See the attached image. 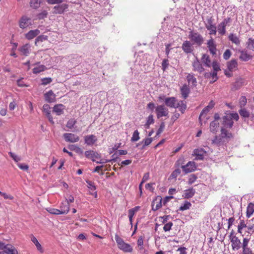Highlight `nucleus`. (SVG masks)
Masks as SVG:
<instances>
[{
	"label": "nucleus",
	"mask_w": 254,
	"mask_h": 254,
	"mask_svg": "<svg viewBox=\"0 0 254 254\" xmlns=\"http://www.w3.org/2000/svg\"><path fill=\"white\" fill-rule=\"evenodd\" d=\"M16 249L13 246L11 245H7L5 248L3 249V252L7 254H10L12 252H13V250H15Z\"/></svg>",
	"instance_id": "nucleus-48"
},
{
	"label": "nucleus",
	"mask_w": 254,
	"mask_h": 254,
	"mask_svg": "<svg viewBox=\"0 0 254 254\" xmlns=\"http://www.w3.org/2000/svg\"><path fill=\"white\" fill-rule=\"evenodd\" d=\"M181 168L185 174H188L195 171L197 169V165L194 161H189L186 165H182Z\"/></svg>",
	"instance_id": "nucleus-5"
},
{
	"label": "nucleus",
	"mask_w": 254,
	"mask_h": 254,
	"mask_svg": "<svg viewBox=\"0 0 254 254\" xmlns=\"http://www.w3.org/2000/svg\"><path fill=\"white\" fill-rule=\"evenodd\" d=\"M254 212V203L251 202L249 203L247 207L246 216L250 218Z\"/></svg>",
	"instance_id": "nucleus-33"
},
{
	"label": "nucleus",
	"mask_w": 254,
	"mask_h": 254,
	"mask_svg": "<svg viewBox=\"0 0 254 254\" xmlns=\"http://www.w3.org/2000/svg\"><path fill=\"white\" fill-rule=\"evenodd\" d=\"M197 179V176L195 174H191L189 176L188 183L190 185L192 184Z\"/></svg>",
	"instance_id": "nucleus-54"
},
{
	"label": "nucleus",
	"mask_w": 254,
	"mask_h": 254,
	"mask_svg": "<svg viewBox=\"0 0 254 254\" xmlns=\"http://www.w3.org/2000/svg\"><path fill=\"white\" fill-rule=\"evenodd\" d=\"M169 65L168 60L167 59H163L161 64V67L163 71H165L168 68Z\"/></svg>",
	"instance_id": "nucleus-50"
},
{
	"label": "nucleus",
	"mask_w": 254,
	"mask_h": 254,
	"mask_svg": "<svg viewBox=\"0 0 254 254\" xmlns=\"http://www.w3.org/2000/svg\"><path fill=\"white\" fill-rule=\"evenodd\" d=\"M221 134L219 136H215L212 140V143L216 144L218 146L221 145H226L231 138H233V134L229 132L224 127H221Z\"/></svg>",
	"instance_id": "nucleus-1"
},
{
	"label": "nucleus",
	"mask_w": 254,
	"mask_h": 254,
	"mask_svg": "<svg viewBox=\"0 0 254 254\" xmlns=\"http://www.w3.org/2000/svg\"><path fill=\"white\" fill-rule=\"evenodd\" d=\"M214 20V19L212 16H207L206 18V22H205V26L206 28H207V27H209L215 26V24L213 23Z\"/></svg>",
	"instance_id": "nucleus-39"
},
{
	"label": "nucleus",
	"mask_w": 254,
	"mask_h": 254,
	"mask_svg": "<svg viewBox=\"0 0 254 254\" xmlns=\"http://www.w3.org/2000/svg\"><path fill=\"white\" fill-rule=\"evenodd\" d=\"M195 159L197 160H203L204 159V155L206 153V151L203 148L195 149L193 152Z\"/></svg>",
	"instance_id": "nucleus-16"
},
{
	"label": "nucleus",
	"mask_w": 254,
	"mask_h": 254,
	"mask_svg": "<svg viewBox=\"0 0 254 254\" xmlns=\"http://www.w3.org/2000/svg\"><path fill=\"white\" fill-rule=\"evenodd\" d=\"M240 223L238 225V232L240 233L242 236H244V235L242 234V230L244 228H245L247 227L248 223H246L244 219H241V217H239Z\"/></svg>",
	"instance_id": "nucleus-26"
},
{
	"label": "nucleus",
	"mask_w": 254,
	"mask_h": 254,
	"mask_svg": "<svg viewBox=\"0 0 254 254\" xmlns=\"http://www.w3.org/2000/svg\"><path fill=\"white\" fill-rule=\"evenodd\" d=\"M60 210L61 212H64V214H67L69 210V205L68 201H64L62 203L60 206Z\"/></svg>",
	"instance_id": "nucleus-36"
},
{
	"label": "nucleus",
	"mask_w": 254,
	"mask_h": 254,
	"mask_svg": "<svg viewBox=\"0 0 254 254\" xmlns=\"http://www.w3.org/2000/svg\"><path fill=\"white\" fill-rule=\"evenodd\" d=\"M115 239L117 243L119 249L126 253H130L132 251V248L127 243H126L124 240L120 237L118 234H116Z\"/></svg>",
	"instance_id": "nucleus-3"
},
{
	"label": "nucleus",
	"mask_w": 254,
	"mask_h": 254,
	"mask_svg": "<svg viewBox=\"0 0 254 254\" xmlns=\"http://www.w3.org/2000/svg\"><path fill=\"white\" fill-rule=\"evenodd\" d=\"M153 141V139L151 137H148L144 139L141 142L136 144V147H138L140 144L143 143L141 149H143L146 146L149 145Z\"/></svg>",
	"instance_id": "nucleus-38"
},
{
	"label": "nucleus",
	"mask_w": 254,
	"mask_h": 254,
	"mask_svg": "<svg viewBox=\"0 0 254 254\" xmlns=\"http://www.w3.org/2000/svg\"><path fill=\"white\" fill-rule=\"evenodd\" d=\"M247 103V99L245 96H242L240 99L239 101L240 106L241 108L244 107V106L246 105Z\"/></svg>",
	"instance_id": "nucleus-55"
},
{
	"label": "nucleus",
	"mask_w": 254,
	"mask_h": 254,
	"mask_svg": "<svg viewBox=\"0 0 254 254\" xmlns=\"http://www.w3.org/2000/svg\"><path fill=\"white\" fill-rule=\"evenodd\" d=\"M232 22V19L231 17H227L225 18L221 22V23L223 25H225V26H230V23Z\"/></svg>",
	"instance_id": "nucleus-64"
},
{
	"label": "nucleus",
	"mask_w": 254,
	"mask_h": 254,
	"mask_svg": "<svg viewBox=\"0 0 254 254\" xmlns=\"http://www.w3.org/2000/svg\"><path fill=\"white\" fill-rule=\"evenodd\" d=\"M42 85H46L52 82V78L51 77H45L41 79Z\"/></svg>",
	"instance_id": "nucleus-60"
},
{
	"label": "nucleus",
	"mask_w": 254,
	"mask_h": 254,
	"mask_svg": "<svg viewBox=\"0 0 254 254\" xmlns=\"http://www.w3.org/2000/svg\"><path fill=\"white\" fill-rule=\"evenodd\" d=\"M164 224L165 225L163 227V230L165 232L169 231L171 229L173 225V223L172 222H169Z\"/></svg>",
	"instance_id": "nucleus-58"
},
{
	"label": "nucleus",
	"mask_w": 254,
	"mask_h": 254,
	"mask_svg": "<svg viewBox=\"0 0 254 254\" xmlns=\"http://www.w3.org/2000/svg\"><path fill=\"white\" fill-rule=\"evenodd\" d=\"M181 93L184 99H187L190 93V89L188 86L185 84H184L180 89Z\"/></svg>",
	"instance_id": "nucleus-24"
},
{
	"label": "nucleus",
	"mask_w": 254,
	"mask_h": 254,
	"mask_svg": "<svg viewBox=\"0 0 254 254\" xmlns=\"http://www.w3.org/2000/svg\"><path fill=\"white\" fill-rule=\"evenodd\" d=\"M45 101L48 103H53L56 101V95L52 90L44 94Z\"/></svg>",
	"instance_id": "nucleus-18"
},
{
	"label": "nucleus",
	"mask_w": 254,
	"mask_h": 254,
	"mask_svg": "<svg viewBox=\"0 0 254 254\" xmlns=\"http://www.w3.org/2000/svg\"><path fill=\"white\" fill-rule=\"evenodd\" d=\"M222 120L223 122L222 124L223 126L222 127H224L226 129L227 128H232L234 125V122L231 120V117H229L227 113H226L225 116L222 117Z\"/></svg>",
	"instance_id": "nucleus-11"
},
{
	"label": "nucleus",
	"mask_w": 254,
	"mask_h": 254,
	"mask_svg": "<svg viewBox=\"0 0 254 254\" xmlns=\"http://www.w3.org/2000/svg\"><path fill=\"white\" fill-rule=\"evenodd\" d=\"M155 112L158 119L162 117H168L169 114L168 109L164 105H160L156 107Z\"/></svg>",
	"instance_id": "nucleus-4"
},
{
	"label": "nucleus",
	"mask_w": 254,
	"mask_h": 254,
	"mask_svg": "<svg viewBox=\"0 0 254 254\" xmlns=\"http://www.w3.org/2000/svg\"><path fill=\"white\" fill-rule=\"evenodd\" d=\"M230 241L232 243L231 246L233 250H238L240 249L241 242L237 237H233Z\"/></svg>",
	"instance_id": "nucleus-21"
},
{
	"label": "nucleus",
	"mask_w": 254,
	"mask_h": 254,
	"mask_svg": "<svg viewBox=\"0 0 254 254\" xmlns=\"http://www.w3.org/2000/svg\"><path fill=\"white\" fill-rule=\"evenodd\" d=\"M232 55V53L229 49H227L223 54V59L228 60L230 59Z\"/></svg>",
	"instance_id": "nucleus-57"
},
{
	"label": "nucleus",
	"mask_w": 254,
	"mask_h": 254,
	"mask_svg": "<svg viewBox=\"0 0 254 254\" xmlns=\"http://www.w3.org/2000/svg\"><path fill=\"white\" fill-rule=\"evenodd\" d=\"M97 140V138L94 134L88 135L84 136L85 143L89 146H92Z\"/></svg>",
	"instance_id": "nucleus-17"
},
{
	"label": "nucleus",
	"mask_w": 254,
	"mask_h": 254,
	"mask_svg": "<svg viewBox=\"0 0 254 254\" xmlns=\"http://www.w3.org/2000/svg\"><path fill=\"white\" fill-rule=\"evenodd\" d=\"M162 199L160 196H156L152 201L151 204L152 210L154 211L158 210L162 207Z\"/></svg>",
	"instance_id": "nucleus-13"
},
{
	"label": "nucleus",
	"mask_w": 254,
	"mask_h": 254,
	"mask_svg": "<svg viewBox=\"0 0 254 254\" xmlns=\"http://www.w3.org/2000/svg\"><path fill=\"white\" fill-rule=\"evenodd\" d=\"M47 211L50 214H55V215H59V214H64V212H61L60 209L54 208H49L47 209Z\"/></svg>",
	"instance_id": "nucleus-41"
},
{
	"label": "nucleus",
	"mask_w": 254,
	"mask_h": 254,
	"mask_svg": "<svg viewBox=\"0 0 254 254\" xmlns=\"http://www.w3.org/2000/svg\"><path fill=\"white\" fill-rule=\"evenodd\" d=\"M187 79L189 83H191L192 86L195 87L197 85V80L192 74L189 73L187 76Z\"/></svg>",
	"instance_id": "nucleus-37"
},
{
	"label": "nucleus",
	"mask_w": 254,
	"mask_h": 254,
	"mask_svg": "<svg viewBox=\"0 0 254 254\" xmlns=\"http://www.w3.org/2000/svg\"><path fill=\"white\" fill-rule=\"evenodd\" d=\"M244 80L242 78H239L233 83L232 90H237L239 89L243 85Z\"/></svg>",
	"instance_id": "nucleus-30"
},
{
	"label": "nucleus",
	"mask_w": 254,
	"mask_h": 254,
	"mask_svg": "<svg viewBox=\"0 0 254 254\" xmlns=\"http://www.w3.org/2000/svg\"><path fill=\"white\" fill-rule=\"evenodd\" d=\"M68 7V5L65 3L58 4L53 8V13L54 14H62L64 12L66 11Z\"/></svg>",
	"instance_id": "nucleus-12"
},
{
	"label": "nucleus",
	"mask_w": 254,
	"mask_h": 254,
	"mask_svg": "<svg viewBox=\"0 0 254 254\" xmlns=\"http://www.w3.org/2000/svg\"><path fill=\"white\" fill-rule=\"evenodd\" d=\"M40 30L37 29L30 30L28 33L25 34V37L28 40H32L35 37H37L40 34Z\"/></svg>",
	"instance_id": "nucleus-20"
},
{
	"label": "nucleus",
	"mask_w": 254,
	"mask_h": 254,
	"mask_svg": "<svg viewBox=\"0 0 254 254\" xmlns=\"http://www.w3.org/2000/svg\"><path fill=\"white\" fill-rule=\"evenodd\" d=\"M192 43L190 41L186 40L182 45V49L186 54H191L193 51Z\"/></svg>",
	"instance_id": "nucleus-6"
},
{
	"label": "nucleus",
	"mask_w": 254,
	"mask_h": 254,
	"mask_svg": "<svg viewBox=\"0 0 254 254\" xmlns=\"http://www.w3.org/2000/svg\"><path fill=\"white\" fill-rule=\"evenodd\" d=\"M85 155L86 158L91 159L93 162H96L95 158L99 159L101 156L97 152L93 150H88L85 152Z\"/></svg>",
	"instance_id": "nucleus-14"
},
{
	"label": "nucleus",
	"mask_w": 254,
	"mask_h": 254,
	"mask_svg": "<svg viewBox=\"0 0 254 254\" xmlns=\"http://www.w3.org/2000/svg\"><path fill=\"white\" fill-rule=\"evenodd\" d=\"M48 39V36L44 35H41L38 36L35 40V44L37 45L38 43L42 42L44 41L47 40Z\"/></svg>",
	"instance_id": "nucleus-47"
},
{
	"label": "nucleus",
	"mask_w": 254,
	"mask_h": 254,
	"mask_svg": "<svg viewBox=\"0 0 254 254\" xmlns=\"http://www.w3.org/2000/svg\"><path fill=\"white\" fill-rule=\"evenodd\" d=\"M65 106L62 104H56L53 107V112H55L57 115L60 116L64 112Z\"/></svg>",
	"instance_id": "nucleus-22"
},
{
	"label": "nucleus",
	"mask_w": 254,
	"mask_h": 254,
	"mask_svg": "<svg viewBox=\"0 0 254 254\" xmlns=\"http://www.w3.org/2000/svg\"><path fill=\"white\" fill-rule=\"evenodd\" d=\"M30 238H31V241L35 244V245L36 246L37 250L41 253H43L44 252V251H43V250L42 249L41 245L39 243V242L37 240V238L32 234L31 235Z\"/></svg>",
	"instance_id": "nucleus-28"
},
{
	"label": "nucleus",
	"mask_w": 254,
	"mask_h": 254,
	"mask_svg": "<svg viewBox=\"0 0 254 254\" xmlns=\"http://www.w3.org/2000/svg\"><path fill=\"white\" fill-rule=\"evenodd\" d=\"M86 183L87 184V187L91 190H95L96 189V187L93 182H92L91 181L89 180H86Z\"/></svg>",
	"instance_id": "nucleus-56"
},
{
	"label": "nucleus",
	"mask_w": 254,
	"mask_h": 254,
	"mask_svg": "<svg viewBox=\"0 0 254 254\" xmlns=\"http://www.w3.org/2000/svg\"><path fill=\"white\" fill-rule=\"evenodd\" d=\"M40 2L39 0H31L30 5L33 8H37L39 7Z\"/></svg>",
	"instance_id": "nucleus-53"
},
{
	"label": "nucleus",
	"mask_w": 254,
	"mask_h": 254,
	"mask_svg": "<svg viewBox=\"0 0 254 254\" xmlns=\"http://www.w3.org/2000/svg\"><path fill=\"white\" fill-rule=\"evenodd\" d=\"M191 206V204L188 201H185L183 205L181 206L179 209L180 211H184L186 210L189 209Z\"/></svg>",
	"instance_id": "nucleus-44"
},
{
	"label": "nucleus",
	"mask_w": 254,
	"mask_h": 254,
	"mask_svg": "<svg viewBox=\"0 0 254 254\" xmlns=\"http://www.w3.org/2000/svg\"><path fill=\"white\" fill-rule=\"evenodd\" d=\"M188 37L192 44L198 47L201 46L204 41L203 36L196 31L190 30L189 32Z\"/></svg>",
	"instance_id": "nucleus-2"
},
{
	"label": "nucleus",
	"mask_w": 254,
	"mask_h": 254,
	"mask_svg": "<svg viewBox=\"0 0 254 254\" xmlns=\"http://www.w3.org/2000/svg\"><path fill=\"white\" fill-rule=\"evenodd\" d=\"M229 40L237 45L240 44V40L236 34L231 33L228 36Z\"/></svg>",
	"instance_id": "nucleus-34"
},
{
	"label": "nucleus",
	"mask_w": 254,
	"mask_h": 254,
	"mask_svg": "<svg viewBox=\"0 0 254 254\" xmlns=\"http://www.w3.org/2000/svg\"><path fill=\"white\" fill-rule=\"evenodd\" d=\"M31 20L26 15L22 16L19 21V26L20 28L24 29L31 25Z\"/></svg>",
	"instance_id": "nucleus-9"
},
{
	"label": "nucleus",
	"mask_w": 254,
	"mask_h": 254,
	"mask_svg": "<svg viewBox=\"0 0 254 254\" xmlns=\"http://www.w3.org/2000/svg\"><path fill=\"white\" fill-rule=\"evenodd\" d=\"M46 67L44 65H38L33 69V72L34 74H38L42 71H44L46 69Z\"/></svg>",
	"instance_id": "nucleus-40"
},
{
	"label": "nucleus",
	"mask_w": 254,
	"mask_h": 254,
	"mask_svg": "<svg viewBox=\"0 0 254 254\" xmlns=\"http://www.w3.org/2000/svg\"><path fill=\"white\" fill-rule=\"evenodd\" d=\"M77 121L76 120L74 119H70L67 122L66 127L71 129L74 127Z\"/></svg>",
	"instance_id": "nucleus-43"
},
{
	"label": "nucleus",
	"mask_w": 254,
	"mask_h": 254,
	"mask_svg": "<svg viewBox=\"0 0 254 254\" xmlns=\"http://www.w3.org/2000/svg\"><path fill=\"white\" fill-rule=\"evenodd\" d=\"M159 98L160 100L164 99V103L167 107L175 108L176 106V103L177 102V99L176 97H170L165 98V97L163 96V98H162L161 96H160Z\"/></svg>",
	"instance_id": "nucleus-7"
},
{
	"label": "nucleus",
	"mask_w": 254,
	"mask_h": 254,
	"mask_svg": "<svg viewBox=\"0 0 254 254\" xmlns=\"http://www.w3.org/2000/svg\"><path fill=\"white\" fill-rule=\"evenodd\" d=\"M239 113L243 118H249L250 117V113L245 108H242L239 111Z\"/></svg>",
	"instance_id": "nucleus-46"
},
{
	"label": "nucleus",
	"mask_w": 254,
	"mask_h": 254,
	"mask_svg": "<svg viewBox=\"0 0 254 254\" xmlns=\"http://www.w3.org/2000/svg\"><path fill=\"white\" fill-rule=\"evenodd\" d=\"M135 214V212L132 209H129L128 210V218L129 223L131 227H132V221H133V217Z\"/></svg>",
	"instance_id": "nucleus-61"
},
{
	"label": "nucleus",
	"mask_w": 254,
	"mask_h": 254,
	"mask_svg": "<svg viewBox=\"0 0 254 254\" xmlns=\"http://www.w3.org/2000/svg\"><path fill=\"white\" fill-rule=\"evenodd\" d=\"M238 52L240 53L239 59L242 62H248L253 59V56L248 53L246 49L239 50Z\"/></svg>",
	"instance_id": "nucleus-10"
},
{
	"label": "nucleus",
	"mask_w": 254,
	"mask_h": 254,
	"mask_svg": "<svg viewBox=\"0 0 254 254\" xmlns=\"http://www.w3.org/2000/svg\"><path fill=\"white\" fill-rule=\"evenodd\" d=\"M211 65L214 71L218 72L220 70V65L216 61H213Z\"/></svg>",
	"instance_id": "nucleus-59"
},
{
	"label": "nucleus",
	"mask_w": 254,
	"mask_h": 254,
	"mask_svg": "<svg viewBox=\"0 0 254 254\" xmlns=\"http://www.w3.org/2000/svg\"><path fill=\"white\" fill-rule=\"evenodd\" d=\"M215 104L214 101L211 100L209 102L208 105L204 108V109L201 111L199 115V119L200 120L201 116H202L203 115L207 114L209 112L210 109H212L214 107Z\"/></svg>",
	"instance_id": "nucleus-23"
},
{
	"label": "nucleus",
	"mask_w": 254,
	"mask_h": 254,
	"mask_svg": "<svg viewBox=\"0 0 254 254\" xmlns=\"http://www.w3.org/2000/svg\"><path fill=\"white\" fill-rule=\"evenodd\" d=\"M64 139L66 142L74 143L79 140V137L71 133H64L63 134Z\"/></svg>",
	"instance_id": "nucleus-8"
},
{
	"label": "nucleus",
	"mask_w": 254,
	"mask_h": 254,
	"mask_svg": "<svg viewBox=\"0 0 254 254\" xmlns=\"http://www.w3.org/2000/svg\"><path fill=\"white\" fill-rule=\"evenodd\" d=\"M181 170L179 168L176 169L171 174L170 179H176V178L181 174Z\"/></svg>",
	"instance_id": "nucleus-49"
},
{
	"label": "nucleus",
	"mask_w": 254,
	"mask_h": 254,
	"mask_svg": "<svg viewBox=\"0 0 254 254\" xmlns=\"http://www.w3.org/2000/svg\"><path fill=\"white\" fill-rule=\"evenodd\" d=\"M139 133L137 130H135L134 131L132 137L131 138V141L132 142H135L138 140L140 138L139 136Z\"/></svg>",
	"instance_id": "nucleus-52"
},
{
	"label": "nucleus",
	"mask_w": 254,
	"mask_h": 254,
	"mask_svg": "<svg viewBox=\"0 0 254 254\" xmlns=\"http://www.w3.org/2000/svg\"><path fill=\"white\" fill-rule=\"evenodd\" d=\"M207 47L208 48L209 51L212 55H215L216 54V45L215 44L213 39L211 38L208 41Z\"/></svg>",
	"instance_id": "nucleus-19"
},
{
	"label": "nucleus",
	"mask_w": 254,
	"mask_h": 254,
	"mask_svg": "<svg viewBox=\"0 0 254 254\" xmlns=\"http://www.w3.org/2000/svg\"><path fill=\"white\" fill-rule=\"evenodd\" d=\"M195 193V190L192 188L184 190L183 197L186 199H189L192 197Z\"/></svg>",
	"instance_id": "nucleus-25"
},
{
	"label": "nucleus",
	"mask_w": 254,
	"mask_h": 254,
	"mask_svg": "<svg viewBox=\"0 0 254 254\" xmlns=\"http://www.w3.org/2000/svg\"><path fill=\"white\" fill-rule=\"evenodd\" d=\"M192 66L193 71H197L200 73L204 70V68L197 58H196L195 60L192 62Z\"/></svg>",
	"instance_id": "nucleus-15"
},
{
	"label": "nucleus",
	"mask_w": 254,
	"mask_h": 254,
	"mask_svg": "<svg viewBox=\"0 0 254 254\" xmlns=\"http://www.w3.org/2000/svg\"><path fill=\"white\" fill-rule=\"evenodd\" d=\"M30 46L29 44H25L19 49V51L22 55L27 56L30 53Z\"/></svg>",
	"instance_id": "nucleus-31"
},
{
	"label": "nucleus",
	"mask_w": 254,
	"mask_h": 254,
	"mask_svg": "<svg viewBox=\"0 0 254 254\" xmlns=\"http://www.w3.org/2000/svg\"><path fill=\"white\" fill-rule=\"evenodd\" d=\"M207 30L209 31V34L210 35H215L216 33V27L215 26H211L209 27H207Z\"/></svg>",
	"instance_id": "nucleus-63"
},
{
	"label": "nucleus",
	"mask_w": 254,
	"mask_h": 254,
	"mask_svg": "<svg viewBox=\"0 0 254 254\" xmlns=\"http://www.w3.org/2000/svg\"><path fill=\"white\" fill-rule=\"evenodd\" d=\"M48 12L46 10H43L41 13L37 15V19L39 20L44 19L47 17Z\"/></svg>",
	"instance_id": "nucleus-51"
},
{
	"label": "nucleus",
	"mask_w": 254,
	"mask_h": 254,
	"mask_svg": "<svg viewBox=\"0 0 254 254\" xmlns=\"http://www.w3.org/2000/svg\"><path fill=\"white\" fill-rule=\"evenodd\" d=\"M227 68L230 71H232L234 69L237 68L238 62L237 60L232 59L227 63Z\"/></svg>",
	"instance_id": "nucleus-27"
},
{
	"label": "nucleus",
	"mask_w": 254,
	"mask_h": 254,
	"mask_svg": "<svg viewBox=\"0 0 254 254\" xmlns=\"http://www.w3.org/2000/svg\"><path fill=\"white\" fill-rule=\"evenodd\" d=\"M219 127V123L218 122L215 121L211 122L209 127L210 131L214 133H216Z\"/></svg>",
	"instance_id": "nucleus-32"
},
{
	"label": "nucleus",
	"mask_w": 254,
	"mask_h": 254,
	"mask_svg": "<svg viewBox=\"0 0 254 254\" xmlns=\"http://www.w3.org/2000/svg\"><path fill=\"white\" fill-rule=\"evenodd\" d=\"M217 30L219 34L220 35H224L226 33V26L221 23L217 26Z\"/></svg>",
	"instance_id": "nucleus-45"
},
{
	"label": "nucleus",
	"mask_w": 254,
	"mask_h": 254,
	"mask_svg": "<svg viewBox=\"0 0 254 254\" xmlns=\"http://www.w3.org/2000/svg\"><path fill=\"white\" fill-rule=\"evenodd\" d=\"M202 62L207 67H210L211 65V62L209 56L207 54H203L201 58Z\"/></svg>",
	"instance_id": "nucleus-35"
},
{
	"label": "nucleus",
	"mask_w": 254,
	"mask_h": 254,
	"mask_svg": "<svg viewBox=\"0 0 254 254\" xmlns=\"http://www.w3.org/2000/svg\"><path fill=\"white\" fill-rule=\"evenodd\" d=\"M247 47L248 49L254 52V39L253 38H249L246 43Z\"/></svg>",
	"instance_id": "nucleus-42"
},
{
	"label": "nucleus",
	"mask_w": 254,
	"mask_h": 254,
	"mask_svg": "<svg viewBox=\"0 0 254 254\" xmlns=\"http://www.w3.org/2000/svg\"><path fill=\"white\" fill-rule=\"evenodd\" d=\"M175 108H178L179 110L183 114L187 109V104L185 101L181 100L176 104Z\"/></svg>",
	"instance_id": "nucleus-29"
},
{
	"label": "nucleus",
	"mask_w": 254,
	"mask_h": 254,
	"mask_svg": "<svg viewBox=\"0 0 254 254\" xmlns=\"http://www.w3.org/2000/svg\"><path fill=\"white\" fill-rule=\"evenodd\" d=\"M43 112L45 114L51 112V108L49 104H45L43 106Z\"/></svg>",
	"instance_id": "nucleus-62"
}]
</instances>
